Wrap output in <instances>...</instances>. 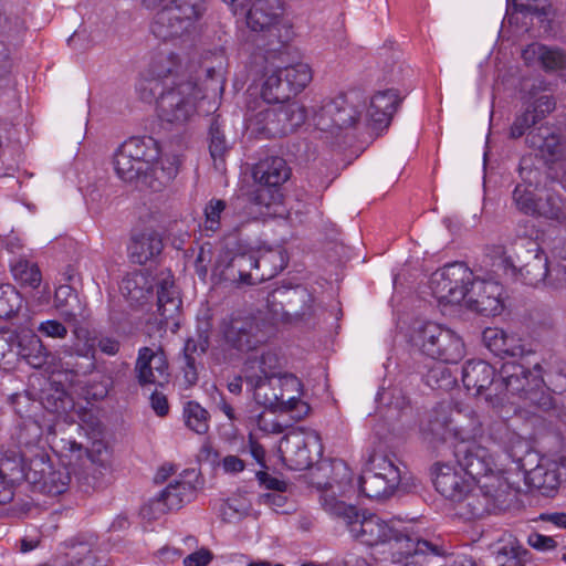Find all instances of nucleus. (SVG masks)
<instances>
[{
    "instance_id": "f257e3e1",
    "label": "nucleus",
    "mask_w": 566,
    "mask_h": 566,
    "mask_svg": "<svg viewBox=\"0 0 566 566\" xmlns=\"http://www.w3.org/2000/svg\"><path fill=\"white\" fill-rule=\"evenodd\" d=\"M321 502L327 512L346 522L356 539L377 548L374 555L378 566H418L429 556L443 555L442 546L422 539L411 525L398 520L386 522L376 514H360L356 506L338 500L332 486L323 491Z\"/></svg>"
},
{
    "instance_id": "f03ea898",
    "label": "nucleus",
    "mask_w": 566,
    "mask_h": 566,
    "mask_svg": "<svg viewBox=\"0 0 566 566\" xmlns=\"http://www.w3.org/2000/svg\"><path fill=\"white\" fill-rule=\"evenodd\" d=\"M137 91L144 102H156L161 122L180 129L197 115L200 99L210 97V93L216 96L223 91V77L214 69H208L205 88L191 80H142Z\"/></svg>"
},
{
    "instance_id": "7ed1b4c3",
    "label": "nucleus",
    "mask_w": 566,
    "mask_h": 566,
    "mask_svg": "<svg viewBox=\"0 0 566 566\" xmlns=\"http://www.w3.org/2000/svg\"><path fill=\"white\" fill-rule=\"evenodd\" d=\"M270 333V325L264 318L251 313L233 312L220 321V344L211 347L210 356L217 364L238 360L242 355L266 344Z\"/></svg>"
},
{
    "instance_id": "20e7f679",
    "label": "nucleus",
    "mask_w": 566,
    "mask_h": 566,
    "mask_svg": "<svg viewBox=\"0 0 566 566\" xmlns=\"http://www.w3.org/2000/svg\"><path fill=\"white\" fill-rule=\"evenodd\" d=\"M501 379L496 381L494 396L504 392L518 396L526 405L537 407L548 413L549 417L566 422V407L543 390V367L535 364L531 370L515 361L504 363L500 370Z\"/></svg>"
},
{
    "instance_id": "39448f33",
    "label": "nucleus",
    "mask_w": 566,
    "mask_h": 566,
    "mask_svg": "<svg viewBox=\"0 0 566 566\" xmlns=\"http://www.w3.org/2000/svg\"><path fill=\"white\" fill-rule=\"evenodd\" d=\"M512 496V488L506 478L503 474H491L472 481L471 486L453 504L457 514L470 521L506 510Z\"/></svg>"
},
{
    "instance_id": "423d86ee",
    "label": "nucleus",
    "mask_w": 566,
    "mask_h": 566,
    "mask_svg": "<svg viewBox=\"0 0 566 566\" xmlns=\"http://www.w3.org/2000/svg\"><path fill=\"white\" fill-rule=\"evenodd\" d=\"M249 379L258 403L273 411L287 412L294 420H302L308 415L311 407L301 399L303 384L296 376L283 374L264 384L260 382L258 376H250Z\"/></svg>"
},
{
    "instance_id": "0eeeda50",
    "label": "nucleus",
    "mask_w": 566,
    "mask_h": 566,
    "mask_svg": "<svg viewBox=\"0 0 566 566\" xmlns=\"http://www.w3.org/2000/svg\"><path fill=\"white\" fill-rule=\"evenodd\" d=\"M240 14L245 15L247 25L252 31L264 33L262 45L266 53L280 52L294 36L292 24L284 17L281 0H254Z\"/></svg>"
},
{
    "instance_id": "6e6552de",
    "label": "nucleus",
    "mask_w": 566,
    "mask_h": 566,
    "mask_svg": "<svg viewBox=\"0 0 566 566\" xmlns=\"http://www.w3.org/2000/svg\"><path fill=\"white\" fill-rule=\"evenodd\" d=\"M114 168L117 176L127 182L136 181L140 187L154 192L161 191L177 176L179 167L176 158H163L161 166L155 165L151 171L146 169L143 160L129 155V145L124 142L114 155Z\"/></svg>"
},
{
    "instance_id": "1a4fd4ad",
    "label": "nucleus",
    "mask_w": 566,
    "mask_h": 566,
    "mask_svg": "<svg viewBox=\"0 0 566 566\" xmlns=\"http://www.w3.org/2000/svg\"><path fill=\"white\" fill-rule=\"evenodd\" d=\"M161 6L150 25L151 33L161 41L181 38L202 15L205 0H148Z\"/></svg>"
},
{
    "instance_id": "9d476101",
    "label": "nucleus",
    "mask_w": 566,
    "mask_h": 566,
    "mask_svg": "<svg viewBox=\"0 0 566 566\" xmlns=\"http://www.w3.org/2000/svg\"><path fill=\"white\" fill-rule=\"evenodd\" d=\"M415 345L420 352L446 364H457L464 356V343L452 329L434 323L427 322L413 335Z\"/></svg>"
},
{
    "instance_id": "9b49d317",
    "label": "nucleus",
    "mask_w": 566,
    "mask_h": 566,
    "mask_svg": "<svg viewBox=\"0 0 566 566\" xmlns=\"http://www.w3.org/2000/svg\"><path fill=\"white\" fill-rule=\"evenodd\" d=\"M306 116V108L293 101L259 111L250 118V126L265 138L284 137L302 126Z\"/></svg>"
},
{
    "instance_id": "f8f14e48",
    "label": "nucleus",
    "mask_w": 566,
    "mask_h": 566,
    "mask_svg": "<svg viewBox=\"0 0 566 566\" xmlns=\"http://www.w3.org/2000/svg\"><path fill=\"white\" fill-rule=\"evenodd\" d=\"M501 263L505 271L524 284L537 287L547 276L548 256L544 250L531 240L514 244V254L504 256Z\"/></svg>"
},
{
    "instance_id": "ddd939ff",
    "label": "nucleus",
    "mask_w": 566,
    "mask_h": 566,
    "mask_svg": "<svg viewBox=\"0 0 566 566\" xmlns=\"http://www.w3.org/2000/svg\"><path fill=\"white\" fill-rule=\"evenodd\" d=\"M311 81L312 70L306 63L280 67L265 77L261 96L269 104L290 103Z\"/></svg>"
},
{
    "instance_id": "4468645a",
    "label": "nucleus",
    "mask_w": 566,
    "mask_h": 566,
    "mask_svg": "<svg viewBox=\"0 0 566 566\" xmlns=\"http://www.w3.org/2000/svg\"><path fill=\"white\" fill-rule=\"evenodd\" d=\"M363 108L358 93L339 94L323 101L314 113V123L319 130L331 133L354 127L360 118Z\"/></svg>"
},
{
    "instance_id": "2eb2a0df",
    "label": "nucleus",
    "mask_w": 566,
    "mask_h": 566,
    "mask_svg": "<svg viewBox=\"0 0 566 566\" xmlns=\"http://www.w3.org/2000/svg\"><path fill=\"white\" fill-rule=\"evenodd\" d=\"M472 276L464 263H449L431 274L429 285L439 302L457 304L464 300Z\"/></svg>"
},
{
    "instance_id": "dca6fc26",
    "label": "nucleus",
    "mask_w": 566,
    "mask_h": 566,
    "mask_svg": "<svg viewBox=\"0 0 566 566\" xmlns=\"http://www.w3.org/2000/svg\"><path fill=\"white\" fill-rule=\"evenodd\" d=\"M237 245L235 250H228L220 255L214 266V275H218L220 281L235 286L258 284L252 272L256 264L254 250L239 243Z\"/></svg>"
},
{
    "instance_id": "f3484780",
    "label": "nucleus",
    "mask_w": 566,
    "mask_h": 566,
    "mask_svg": "<svg viewBox=\"0 0 566 566\" xmlns=\"http://www.w3.org/2000/svg\"><path fill=\"white\" fill-rule=\"evenodd\" d=\"M292 175L291 167L280 156H270L256 163L252 169L253 179L260 185L254 193L253 201L256 205L269 207L274 199L266 189H279Z\"/></svg>"
},
{
    "instance_id": "a211bd4d",
    "label": "nucleus",
    "mask_w": 566,
    "mask_h": 566,
    "mask_svg": "<svg viewBox=\"0 0 566 566\" xmlns=\"http://www.w3.org/2000/svg\"><path fill=\"white\" fill-rule=\"evenodd\" d=\"M212 329L213 315L210 308H205L197 315L195 335L189 337L184 346L185 379L190 385L198 380L197 358L209 350Z\"/></svg>"
},
{
    "instance_id": "6ab92c4d",
    "label": "nucleus",
    "mask_w": 566,
    "mask_h": 566,
    "mask_svg": "<svg viewBox=\"0 0 566 566\" xmlns=\"http://www.w3.org/2000/svg\"><path fill=\"white\" fill-rule=\"evenodd\" d=\"M454 457L460 468L472 481L482 480L491 474H502L494 471L495 462L490 451L475 442L458 443Z\"/></svg>"
},
{
    "instance_id": "aec40b11",
    "label": "nucleus",
    "mask_w": 566,
    "mask_h": 566,
    "mask_svg": "<svg viewBox=\"0 0 566 566\" xmlns=\"http://www.w3.org/2000/svg\"><path fill=\"white\" fill-rule=\"evenodd\" d=\"M503 287L492 280L474 279L468 285L465 301L468 307L484 316H495L501 313Z\"/></svg>"
},
{
    "instance_id": "412c9836",
    "label": "nucleus",
    "mask_w": 566,
    "mask_h": 566,
    "mask_svg": "<svg viewBox=\"0 0 566 566\" xmlns=\"http://www.w3.org/2000/svg\"><path fill=\"white\" fill-rule=\"evenodd\" d=\"M525 144L545 161L553 163L558 159L564 150L566 133L560 126L545 123L526 134Z\"/></svg>"
},
{
    "instance_id": "4be33fe9",
    "label": "nucleus",
    "mask_w": 566,
    "mask_h": 566,
    "mask_svg": "<svg viewBox=\"0 0 566 566\" xmlns=\"http://www.w3.org/2000/svg\"><path fill=\"white\" fill-rule=\"evenodd\" d=\"M196 488L190 482L169 483L160 494L143 507L144 516L157 520L169 511L179 510L185 503L195 499Z\"/></svg>"
},
{
    "instance_id": "5701e85b",
    "label": "nucleus",
    "mask_w": 566,
    "mask_h": 566,
    "mask_svg": "<svg viewBox=\"0 0 566 566\" xmlns=\"http://www.w3.org/2000/svg\"><path fill=\"white\" fill-rule=\"evenodd\" d=\"M45 443H48L59 457L67 459L69 462L80 461L86 457L92 464H96L103 469H106L108 465L106 450L104 453L98 451L97 454H95L93 451H88L84 448L71 433L64 430L60 429L56 431L55 428L50 427Z\"/></svg>"
},
{
    "instance_id": "b1692460",
    "label": "nucleus",
    "mask_w": 566,
    "mask_h": 566,
    "mask_svg": "<svg viewBox=\"0 0 566 566\" xmlns=\"http://www.w3.org/2000/svg\"><path fill=\"white\" fill-rule=\"evenodd\" d=\"M566 480V467L562 461L542 458L537 465L525 474V483L544 496L552 497Z\"/></svg>"
},
{
    "instance_id": "393cba45",
    "label": "nucleus",
    "mask_w": 566,
    "mask_h": 566,
    "mask_svg": "<svg viewBox=\"0 0 566 566\" xmlns=\"http://www.w3.org/2000/svg\"><path fill=\"white\" fill-rule=\"evenodd\" d=\"M528 163L530 159L526 158L521 160L518 170L521 182L515 186L512 192V201L517 211L534 217L539 201L536 190L541 184V171Z\"/></svg>"
},
{
    "instance_id": "a878e982",
    "label": "nucleus",
    "mask_w": 566,
    "mask_h": 566,
    "mask_svg": "<svg viewBox=\"0 0 566 566\" xmlns=\"http://www.w3.org/2000/svg\"><path fill=\"white\" fill-rule=\"evenodd\" d=\"M135 376L139 386H163L168 382V361L161 349L142 347L135 363Z\"/></svg>"
},
{
    "instance_id": "bb28decb",
    "label": "nucleus",
    "mask_w": 566,
    "mask_h": 566,
    "mask_svg": "<svg viewBox=\"0 0 566 566\" xmlns=\"http://www.w3.org/2000/svg\"><path fill=\"white\" fill-rule=\"evenodd\" d=\"M433 484L436 490L451 502L460 499L467 488L471 486L472 480L460 468L458 470L448 463H438L433 472Z\"/></svg>"
},
{
    "instance_id": "cd10ccee",
    "label": "nucleus",
    "mask_w": 566,
    "mask_h": 566,
    "mask_svg": "<svg viewBox=\"0 0 566 566\" xmlns=\"http://www.w3.org/2000/svg\"><path fill=\"white\" fill-rule=\"evenodd\" d=\"M181 298L170 274L157 283V313L160 316L161 329L169 327L171 321L175 327L179 326L177 318L180 314Z\"/></svg>"
},
{
    "instance_id": "c85d7f7f",
    "label": "nucleus",
    "mask_w": 566,
    "mask_h": 566,
    "mask_svg": "<svg viewBox=\"0 0 566 566\" xmlns=\"http://www.w3.org/2000/svg\"><path fill=\"white\" fill-rule=\"evenodd\" d=\"M95 343L86 339L84 342H76L70 347V356L84 358L86 360L83 365H75V373L77 375H88L94 370L102 371L107 375L111 384L114 386L120 378V375H125L128 371V364L122 361L119 364H113L116 368V374L113 375L112 370H108L105 365H99L95 359Z\"/></svg>"
},
{
    "instance_id": "c756f323",
    "label": "nucleus",
    "mask_w": 566,
    "mask_h": 566,
    "mask_svg": "<svg viewBox=\"0 0 566 566\" xmlns=\"http://www.w3.org/2000/svg\"><path fill=\"white\" fill-rule=\"evenodd\" d=\"M462 382L467 390L474 391L479 396L483 392L495 389V369L486 361L481 359L468 360L462 367ZM494 392H490L488 398Z\"/></svg>"
},
{
    "instance_id": "7c9ffc66",
    "label": "nucleus",
    "mask_w": 566,
    "mask_h": 566,
    "mask_svg": "<svg viewBox=\"0 0 566 566\" xmlns=\"http://www.w3.org/2000/svg\"><path fill=\"white\" fill-rule=\"evenodd\" d=\"M483 434L481 415L469 405H454L452 439L459 443L471 442Z\"/></svg>"
},
{
    "instance_id": "2f4dec72",
    "label": "nucleus",
    "mask_w": 566,
    "mask_h": 566,
    "mask_svg": "<svg viewBox=\"0 0 566 566\" xmlns=\"http://www.w3.org/2000/svg\"><path fill=\"white\" fill-rule=\"evenodd\" d=\"M163 248L160 234L147 229L132 235L128 253L132 262L143 265L159 255Z\"/></svg>"
},
{
    "instance_id": "473e14b6",
    "label": "nucleus",
    "mask_w": 566,
    "mask_h": 566,
    "mask_svg": "<svg viewBox=\"0 0 566 566\" xmlns=\"http://www.w3.org/2000/svg\"><path fill=\"white\" fill-rule=\"evenodd\" d=\"M399 103L395 90L377 92L370 99L367 111L370 124L375 129H381L390 124L391 117Z\"/></svg>"
},
{
    "instance_id": "72a5a7b5",
    "label": "nucleus",
    "mask_w": 566,
    "mask_h": 566,
    "mask_svg": "<svg viewBox=\"0 0 566 566\" xmlns=\"http://www.w3.org/2000/svg\"><path fill=\"white\" fill-rule=\"evenodd\" d=\"M489 549L497 566H517L527 554L517 538L507 532H504L496 541L491 543Z\"/></svg>"
},
{
    "instance_id": "f704fd0d",
    "label": "nucleus",
    "mask_w": 566,
    "mask_h": 566,
    "mask_svg": "<svg viewBox=\"0 0 566 566\" xmlns=\"http://www.w3.org/2000/svg\"><path fill=\"white\" fill-rule=\"evenodd\" d=\"M483 342L494 355L500 357H522L526 353L521 338L509 335L500 328H486L483 332Z\"/></svg>"
},
{
    "instance_id": "c9c22d12",
    "label": "nucleus",
    "mask_w": 566,
    "mask_h": 566,
    "mask_svg": "<svg viewBox=\"0 0 566 566\" xmlns=\"http://www.w3.org/2000/svg\"><path fill=\"white\" fill-rule=\"evenodd\" d=\"M154 289V279L146 271H133L126 274L119 285L122 295L132 304H142L148 300Z\"/></svg>"
},
{
    "instance_id": "e433bc0d",
    "label": "nucleus",
    "mask_w": 566,
    "mask_h": 566,
    "mask_svg": "<svg viewBox=\"0 0 566 566\" xmlns=\"http://www.w3.org/2000/svg\"><path fill=\"white\" fill-rule=\"evenodd\" d=\"M11 439L21 449L20 451L36 452L45 450L43 429L41 424L32 418L21 419L14 427Z\"/></svg>"
},
{
    "instance_id": "4c0bfd02",
    "label": "nucleus",
    "mask_w": 566,
    "mask_h": 566,
    "mask_svg": "<svg viewBox=\"0 0 566 566\" xmlns=\"http://www.w3.org/2000/svg\"><path fill=\"white\" fill-rule=\"evenodd\" d=\"M54 306L64 322L74 326L78 324V317L83 316L85 310L77 293L69 284H62L55 290Z\"/></svg>"
},
{
    "instance_id": "58836bf2",
    "label": "nucleus",
    "mask_w": 566,
    "mask_h": 566,
    "mask_svg": "<svg viewBox=\"0 0 566 566\" xmlns=\"http://www.w3.org/2000/svg\"><path fill=\"white\" fill-rule=\"evenodd\" d=\"M454 406L448 402H440L429 413L427 427L424 428L434 439L447 441L452 438Z\"/></svg>"
},
{
    "instance_id": "ea45409f",
    "label": "nucleus",
    "mask_w": 566,
    "mask_h": 566,
    "mask_svg": "<svg viewBox=\"0 0 566 566\" xmlns=\"http://www.w3.org/2000/svg\"><path fill=\"white\" fill-rule=\"evenodd\" d=\"M254 260L256 264H254V282L262 283L264 281L271 280L276 276L280 272H282L286 266V261L282 251H265L263 253H259V251L254 250Z\"/></svg>"
},
{
    "instance_id": "a19ab883",
    "label": "nucleus",
    "mask_w": 566,
    "mask_h": 566,
    "mask_svg": "<svg viewBox=\"0 0 566 566\" xmlns=\"http://www.w3.org/2000/svg\"><path fill=\"white\" fill-rule=\"evenodd\" d=\"M0 476L19 485L25 478V453L0 447Z\"/></svg>"
},
{
    "instance_id": "79ce46f5",
    "label": "nucleus",
    "mask_w": 566,
    "mask_h": 566,
    "mask_svg": "<svg viewBox=\"0 0 566 566\" xmlns=\"http://www.w3.org/2000/svg\"><path fill=\"white\" fill-rule=\"evenodd\" d=\"M281 363L280 357L276 353L268 350L264 352L259 358L249 361L244 380L250 387V376H258L260 378V382H265L268 380H272V378L280 377L281 374Z\"/></svg>"
},
{
    "instance_id": "37998d69",
    "label": "nucleus",
    "mask_w": 566,
    "mask_h": 566,
    "mask_svg": "<svg viewBox=\"0 0 566 566\" xmlns=\"http://www.w3.org/2000/svg\"><path fill=\"white\" fill-rule=\"evenodd\" d=\"M126 142L129 145V155L135 154L136 159L143 160L148 171H151L155 165L161 166L163 158H169L168 156H160V148L150 136L132 137Z\"/></svg>"
},
{
    "instance_id": "c03bdc74",
    "label": "nucleus",
    "mask_w": 566,
    "mask_h": 566,
    "mask_svg": "<svg viewBox=\"0 0 566 566\" xmlns=\"http://www.w3.org/2000/svg\"><path fill=\"white\" fill-rule=\"evenodd\" d=\"M180 62L177 54L174 52H159L153 59L150 64L151 77L148 80H158L160 82H170L187 80L184 75L179 74Z\"/></svg>"
},
{
    "instance_id": "a18cd8bd",
    "label": "nucleus",
    "mask_w": 566,
    "mask_h": 566,
    "mask_svg": "<svg viewBox=\"0 0 566 566\" xmlns=\"http://www.w3.org/2000/svg\"><path fill=\"white\" fill-rule=\"evenodd\" d=\"M22 29L23 21L19 17H8L0 12V80L7 77L12 66L4 39L19 33Z\"/></svg>"
},
{
    "instance_id": "49530a36",
    "label": "nucleus",
    "mask_w": 566,
    "mask_h": 566,
    "mask_svg": "<svg viewBox=\"0 0 566 566\" xmlns=\"http://www.w3.org/2000/svg\"><path fill=\"white\" fill-rule=\"evenodd\" d=\"M17 349V355L33 368H41L48 361L49 352L38 335L19 338Z\"/></svg>"
},
{
    "instance_id": "de8ad7c7",
    "label": "nucleus",
    "mask_w": 566,
    "mask_h": 566,
    "mask_svg": "<svg viewBox=\"0 0 566 566\" xmlns=\"http://www.w3.org/2000/svg\"><path fill=\"white\" fill-rule=\"evenodd\" d=\"M367 469L381 476L387 483L396 489H398L402 480V472L394 455L374 453L369 458Z\"/></svg>"
},
{
    "instance_id": "09e8293b",
    "label": "nucleus",
    "mask_w": 566,
    "mask_h": 566,
    "mask_svg": "<svg viewBox=\"0 0 566 566\" xmlns=\"http://www.w3.org/2000/svg\"><path fill=\"white\" fill-rule=\"evenodd\" d=\"M358 485L360 493L373 500L386 499L397 490L368 469L360 475Z\"/></svg>"
},
{
    "instance_id": "8fccbe9b",
    "label": "nucleus",
    "mask_w": 566,
    "mask_h": 566,
    "mask_svg": "<svg viewBox=\"0 0 566 566\" xmlns=\"http://www.w3.org/2000/svg\"><path fill=\"white\" fill-rule=\"evenodd\" d=\"M51 465L52 463L45 450L33 452L30 458L25 457L24 481L29 482L36 490L45 474L50 473Z\"/></svg>"
},
{
    "instance_id": "3c124183",
    "label": "nucleus",
    "mask_w": 566,
    "mask_h": 566,
    "mask_svg": "<svg viewBox=\"0 0 566 566\" xmlns=\"http://www.w3.org/2000/svg\"><path fill=\"white\" fill-rule=\"evenodd\" d=\"M11 272L14 280L22 287H30L32 290L40 286L42 274L36 263L25 259H19L11 265Z\"/></svg>"
},
{
    "instance_id": "603ef678",
    "label": "nucleus",
    "mask_w": 566,
    "mask_h": 566,
    "mask_svg": "<svg viewBox=\"0 0 566 566\" xmlns=\"http://www.w3.org/2000/svg\"><path fill=\"white\" fill-rule=\"evenodd\" d=\"M186 426L198 434H206L209 430L210 415L197 401H188L184 408Z\"/></svg>"
},
{
    "instance_id": "864d4df0",
    "label": "nucleus",
    "mask_w": 566,
    "mask_h": 566,
    "mask_svg": "<svg viewBox=\"0 0 566 566\" xmlns=\"http://www.w3.org/2000/svg\"><path fill=\"white\" fill-rule=\"evenodd\" d=\"M70 481V473L65 469L53 470L51 465L50 473L45 474L36 490L49 495H59L66 491Z\"/></svg>"
},
{
    "instance_id": "5fc2aeb1",
    "label": "nucleus",
    "mask_w": 566,
    "mask_h": 566,
    "mask_svg": "<svg viewBox=\"0 0 566 566\" xmlns=\"http://www.w3.org/2000/svg\"><path fill=\"white\" fill-rule=\"evenodd\" d=\"M22 306V297L11 284L0 285V318H10Z\"/></svg>"
},
{
    "instance_id": "6e6d98bb",
    "label": "nucleus",
    "mask_w": 566,
    "mask_h": 566,
    "mask_svg": "<svg viewBox=\"0 0 566 566\" xmlns=\"http://www.w3.org/2000/svg\"><path fill=\"white\" fill-rule=\"evenodd\" d=\"M539 120L537 119V115L534 114V109H530L526 105L524 108L517 113L513 119V123L510 127L509 136L512 139L521 138L522 136H526V134L537 127L536 124Z\"/></svg>"
},
{
    "instance_id": "4d7b16f0",
    "label": "nucleus",
    "mask_w": 566,
    "mask_h": 566,
    "mask_svg": "<svg viewBox=\"0 0 566 566\" xmlns=\"http://www.w3.org/2000/svg\"><path fill=\"white\" fill-rule=\"evenodd\" d=\"M228 205L222 199L212 198L205 207V229L217 232L221 228V221L227 216Z\"/></svg>"
},
{
    "instance_id": "13d9d810",
    "label": "nucleus",
    "mask_w": 566,
    "mask_h": 566,
    "mask_svg": "<svg viewBox=\"0 0 566 566\" xmlns=\"http://www.w3.org/2000/svg\"><path fill=\"white\" fill-rule=\"evenodd\" d=\"M229 150V145L218 118H213L209 127V151L211 157L223 159Z\"/></svg>"
},
{
    "instance_id": "bf43d9fd",
    "label": "nucleus",
    "mask_w": 566,
    "mask_h": 566,
    "mask_svg": "<svg viewBox=\"0 0 566 566\" xmlns=\"http://www.w3.org/2000/svg\"><path fill=\"white\" fill-rule=\"evenodd\" d=\"M41 399L43 407L53 413L65 412L70 402L66 392L59 388L43 391Z\"/></svg>"
},
{
    "instance_id": "052dcab7",
    "label": "nucleus",
    "mask_w": 566,
    "mask_h": 566,
    "mask_svg": "<svg viewBox=\"0 0 566 566\" xmlns=\"http://www.w3.org/2000/svg\"><path fill=\"white\" fill-rule=\"evenodd\" d=\"M539 63L545 71H558L566 69V53L557 48L543 44Z\"/></svg>"
},
{
    "instance_id": "680f3d73",
    "label": "nucleus",
    "mask_w": 566,
    "mask_h": 566,
    "mask_svg": "<svg viewBox=\"0 0 566 566\" xmlns=\"http://www.w3.org/2000/svg\"><path fill=\"white\" fill-rule=\"evenodd\" d=\"M543 388L546 387L555 394L566 391V373L559 364L551 367L548 370L543 369Z\"/></svg>"
},
{
    "instance_id": "e2e57ef3",
    "label": "nucleus",
    "mask_w": 566,
    "mask_h": 566,
    "mask_svg": "<svg viewBox=\"0 0 566 566\" xmlns=\"http://www.w3.org/2000/svg\"><path fill=\"white\" fill-rule=\"evenodd\" d=\"M427 381L432 388L447 390L453 387L457 379L447 367H438L430 370Z\"/></svg>"
},
{
    "instance_id": "0e129e2a",
    "label": "nucleus",
    "mask_w": 566,
    "mask_h": 566,
    "mask_svg": "<svg viewBox=\"0 0 566 566\" xmlns=\"http://www.w3.org/2000/svg\"><path fill=\"white\" fill-rule=\"evenodd\" d=\"M543 285L553 290H562L566 287V266L556 264L549 268L547 264V276L542 282Z\"/></svg>"
},
{
    "instance_id": "69168bd1",
    "label": "nucleus",
    "mask_w": 566,
    "mask_h": 566,
    "mask_svg": "<svg viewBox=\"0 0 566 566\" xmlns=\"http://www.w3.org/2000/svg\"><path fill=\"white\" fill-rule=\"evenodd\" d=\"M513 3L515 10L521 13L547 15L549 11L548 0H513Z\"/></svg>"
},
{
    "instance_id": "338daca9",
    "label": "nucleus",
    "mask_w": 566,
    "mask_h": 566,
    "mask_svg": "<svg viewBox=\"0 0 566 566\" xmlns=\"http://www.w3.org/2000/svg\"><path fill=\"white\" fill-rule=\"evenodd\" d=\"M36 331L44 337L63 339L67 335L66 326L56 319L41 322Z\"/></svg>"
},
{
    "instance_id": "774afa93",
    "label": "nucleus",
    "mask_w": 566,
    "mask_h": 566,
    "mask_svg": "<svg viewBox=\"0 0 566 566\" xmlns=\"http://www.w3.org/2000/svg\"><path fill=\"white\" fill-rule=\"evenodd\" d=\"M526 106L530 109H534V114L537 115V119L541 122L547 114L555 109L556 103L553 96L542 95L534 102L527 103Z\"/></svg>"
}]
</instances>
